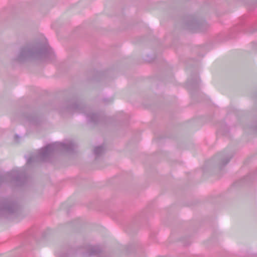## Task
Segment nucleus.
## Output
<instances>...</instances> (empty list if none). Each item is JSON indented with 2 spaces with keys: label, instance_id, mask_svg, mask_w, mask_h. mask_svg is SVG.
<instances>
[{
  "label": "nucleus",
  "instance_id": "obj_1",
  "mask_svg": "<svg viewBox=\"0 0 257 257\" xmlns=\"http://www.w3.org/2000/svg\"><path fill=\"white\" fill-rule=\"evenodd\" d=\"M76 147L75 144L70 140L63 142H55L47 145L38 151V158L41 161H45L49 159L52 154L58 151L72 152Z\"/></svg>",
  "mask_w": 257,
  "mask_h": 257
},
{
  "label": "nucleus",
  "instance_id": "obj_2",
  "mask_svg": "<svg viewBox=\"0 0 257 257\" xmlns=\"http://www.w3.org/2000/svg\"><path fill=\"white\" fill-rule=\"evenodd\" d=\"M51 50L47 42L45 40L42 43H37L35 45H29L22 48L17 57V60L21 62L28 58L39 56H46L51 54Z\"/></svg>",
  "mask_w": 257,
  "mask_h": 257
},
{
  "label": "nucleus",
  "instance_id": "obj_3",
  "mask_svg": "<svg viewBox=\"0 0 257 257\" xmlns=\"http://www.w3.org/2000/svg\"><path fill=\"white\" fill-rule=\"evenodd\" d=\"M17 204L12 201H8L5 203L3 210L8 213H13L17 209Z\"/></svg>",
  "mask_w": 257,
  "mask_h": 257
},
{
  "label": "nucleus",
  "instance_id": "obj_4",
  "mask_svg": "<svg viewBox=\"0 0 257 257\" xmlns=\"http://www.w3.org/2000/svg\"><path fill=\"white\" fill-rule=\"evenodd\" d=\"M104 151V148L102 146H98L94 148V154L96 156V157H98L100 155L103 153Z\"/></svg>",
  "mask_w": 257,
  "mask_h": 257
},
{
  "label": "nucleus",
  "instance_id": "obj_5",
  "mask_svg": "<svg viewBox=\"0 0 257 257\" xmlns=\"http://www.w3.org/2000/svg\"><path fill=\"white\" fill-rule=\"evenodd\" d=\"M83 107L79 104H74L72 105L70 109L73 112H80L82 111Z\"/></svg>",
  "mask_w": 257,
  "mask_h": 257
},
{
  "label": "nucleus",
  "instance_id": "obj_6",
  "mask_svg": "<svg viewBox=\"0 0 257 257\" xmlns=\"http://www.w3.org/2000/svg\"><path fill=\"white\" fill-rule=\"evenodd\" d=\"M8 175L9 177L13 178L14 180L16 181L18 180V178L20 177L19 172L17 170H12L11 172L8 173Z\"/></svg>",
  "mask_w": 257,
  "mask_h": 257
},
{
  "label": "nucleus",
  "instance_id": "obj_7",
  "mask_svg": "<svg viewBox=\"0 0 257 257\" xmlns=\"http://www.w3.org/2000/svg\"><path fill=\"white\" fill-rule=\"evenodd\" d=\"M100 249L98 247L90 246L89 247L88 255H93L99 252Z\"/></svg>",
  "mask_w": 257,
  "mask_h": 257
},
{
  "label": "nucleus",
  "instance_id": "obj_8",
  "mask_svg": "<svg viewBox=\"0 0 257 257\" xmlns=\"http://www.w3.org/2000/svg\"><path fill=\"white\" fill-rule=\"evenodd\" d=\"M88 121L89 122H96L98 119V115L95 113H90L87 115Z\"/></svg>",
  "mask_w": 257,
  "mask_h": 257
},
{
  "label": "nucleus",
  "instance_id": "obj_9",
  "mask_svg": "<svg viewBox=\"0 0 257 257\" xmlns=\"http://www.w3.org/2000/svg\"><path fill=\"white\" fill-rule=\"evenodd\" d=\"M199 24L196 21H193L192 22L191 26H189V29H190V30H191L193 32H195L197 31L196 30H194V28L196 29L199 27Z\"/></svg>",
  "mask_w": 257,
  "mask_h": 257
},
{
  "label": "nucleus",
  "instance_id": "obj_10",
  "mask_svg": "<svg viewBox=\"0 0 257 257\" xmlns=\"http://www.w3.org/2000/svg\"><path fill=\"white\" fill-rule=\"evenodd\" d=\"M229 159H227V160L225 161V162H223V165H225V164H226L229 162Z\"/></svg>",
  "mask_w": 257,
  "mask_h": 257
},
{
  "label": "nucleus",
  "instance_id": "obj_11",
  "mask_svg": "<svg viewBox=\"0 0 257 257\" xmlns=\"http://www.w3.org/2000/svg\"><path fill=\"white\" fill-rule=\"evenodd\" d=\"M3 180V178L0 176V182Z\"/></svg>",
  "mask_w": 257,
  "mask_h": 257
},
{
  "label": "nucleus",
  "instance_id": "obj_12",
  "mask_svg": "<svg viewBox=\"0 0 257 257\" xmlns=\"http://www.w3.org/2000/svg\"><path fill=\"white\" fill-rule=\"evenodd\" d=\"M60 257H67V256L65 255H63L61 256Z\"/></svg>",
  "mask_w": 257,
  "mask_h": 257
},
{
  "label": "nucleus",
  "instance_id": "obj_13",
  "mask_svg": "<svg viewBox=\"0 0 257 257\" xmlns=\"http://www.w3.org/2000/svg\"><path fill=\"white\" fill-rule=\"evenodd\" d=\"M30 159H29V160H28V162H29L30 161Z\"/></svg>",
  "mask_w": 257,
  "mask_h": 257
}]
</instances>
